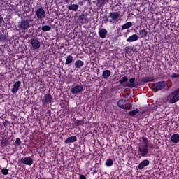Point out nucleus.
Returning <instances> with one entry per match:
<instances>
[{"label":"nucleus","instance_id":"1","mask_svg":"<svg viewBox=\"0 0 179 179\" xmlns=\"http://www.w3.org/2000/svg\"><path fill=\"white\" fill-rule=\"evenodd\" d=\"M179 100V88L175 90L173 92L170 93L167 96V101L169 104H174Z\"/></svg>","mask_w":179,"mask_h":179},{"label":"nucleus","instance_id":"2","mask_svg":"<svg viewBox=\"0 0 179 179\" xmlns=\"http://www.w3.org/2000/svg\"><path fill=\"white\" fill-rule=\"evenodd\" d=\"M167 86V83L166 81H159L156 83L152 85L154 90L159 92V90H163L164 87Z\"/></svg>","mask_w":179,"mask_h":179},{"label":"nucleus","instance_id":"3","mask_svg":"<svg viewBox=\"0 0 179 179\" xmlns=\"http://www.w3.org/2000/svg\"><path fill=\"white\" fill-rule=\"evenodd\" d=\"M31 27V24H30V20H22L18 25V28L21 30H27V29H30Z\"/></svg>","mask_w":179,"mask_h":179},{"label":"nucleus","instance_id":"4","mask_svg":"<svg viewBox=\"0 0 179 179\" xmlns=\"http://www.w3.org/2000/svg\"><path fill=\"white\" fill-rule=\"evenodd\" d=\"M149 145H139L138 146V152L143 157H145L148 156V153H149Z\"/></svg>","mask_w":179,"mask_h":179},{"label":"nucleus","instance_id":"5","mask_svg":"<svg viewBox=\"0 0 179 179\" xmlns=\"http://www.w3.org/2000/svg\"><path fill=\"white\" fill-rule=\"evenodd\" d=\"M128 103V100L120 99L117 101V106L120 108H122V110H129L131 107H132V105H131L130 107L125 106V104H127Z\"/></svg>","mask_w":179,"mask_h":179},{"label":"nucleus","instance_id":"6","mask_svg":"<svg viewBox=\"0 0 179 179\" xmlns=\"http://www.w3.org/2000/svg\"><path fill=\"white\" fill-rule=\"evenodd\" d=\"M36 16L39 20L45 17V10L43 8H38L36 11Z\"/></svg>","mask_w":179,"mask_h":179},{"label":"nucleus","instance_id":"7","mask_svg":"<svg viewBox=\"0 0 179 179\" xmlns=\"http://www.w3.org/2000/svg\"><path fill=\"white\" fill-rule=\"evenodd\" d=\"M30 44L34 50H38V48H40L41 45V44L40 43V41L36 38L31 39Z\"/></svg>","mask_w":179,"mask_h":179},{"label":"nucleus","instance_id":"8","mask_svg":"<svg viewBox=\"0 0 179 179\" xmlns=\"http://www.w3.org/2000/svg\"><path fill=\"white\" fill-rule=\"evenodd\" d=\"M120 12H112L109 13V17L110 22H118V19H120Z\"/></svg>","mask_w":179,"mask_h":179},{"label":"nucleus","instance_id":"9","mask_svg":"<svg viewBox=\"0 0 179 179\" xmlns=\"http://www.w3.org/2000/svg\"><path fill=\"white\" fill-rule=\"evenodd\" d=\"M83 92V85H76L71 90V92L72 94H78V93H80Z\"/></svg>","mask_w":179,"mask_h":179},{"label":"nucleus","instance_id":"10","mask_svg":"<svg viewBox=\"0 0 179 179\" xmlns=\"http://www.w3.org/2000/svg\"><path fill=\"white\" fill-rule=\"evenodd\" d=\"M21 163L27 164V166H31L33 164V159L30 157H26L21 159Z\"/></svg>","mask_w":179,"mask_h":179},{"label":"nucleus","instance_id":"11","mask_svg":"<svg viewBox=\"0 0 179 179\" xmlns=\"http://www.w3.org/2000/svg\"><path fill=\"white\" fill-rule=\"evenodd\" d=\"M22 83L20 81H16L13 85V89L11 90L12 93H13L14 94H15V93H17L19 87H20Z\"/></svg>","mask_w":179,"mask_h":179},{"label":"nucleus","instance_id":"12","mask_svg":"<svg viewBox=\"0 0 179 179\" xmlns=\"http://www.w3.org/2000/svg\"><path fill=\"white\" fill-rule=\"evenodd\" d=\"M149 163H150L149 160H148V159L143 160L138 164V169L143 170V169H145V167L149 166Z\"/></svg>","mask_w":179,"mask_h":179},{"label":"nucleus","instance_id":"13","mask_svg":"<svg viewBox=\"0 0 179 179\" xmlns=\"http://www.w3.org/2000/svg\"><path fill=\"white\" fill-rule=\"evenodd\" d=\"M78 141V138L75 136H72L71 137H69L64 141V143L66 145H69L71 143H73V142H76Z\"/></svg>","mask_w":179,"mask_h":179},{"label":"nucleus","instance_id":"14","mask_svg":"<svg viewBox=\"0 0 179 179\" xmlns=\"http://www.w3.org/2000/svg\"><path fill=\"white\" fill-rule=\"evenodd\" d=\"M108 33V31L106 29H99V37L101 38H106Z\"/></svg>","mask_w":179,"mask_h":179},{"label":"nucleus","instance_id":"15","mask_svg":"<svg viewBox=\"0 0 179 179\" xmlns=\"http://www.w3.org/2000/svg\"><path fill=\"white\" fill-rule=\"evenodd\" d=\"M52 100V95H51V94H46L44 96V100H43V103H51Z\"/></svg>","mask_w":179,"mask_h":179},{"label":"nucleus","instance_id":"16","mask_svg":"<svg viewBox=\"0 0 179 179\" xmlns=\"http://www.w3.org/2000/svg\"><path fill=\"white\" fill-rule=\"evenodd\" d=\"M137 40H139V36L136 34H133L127 39V43H133L134 41H137Z\"/></svg>","mask_w":179,"mask_h":179},{"label":"nucleus","instance_id":"17","mask_svg":"<svg viewBox=\"0 0 179 179\" xmlns=\"http://www.w3.org/2000/svg\"><path fill=\"white\" fill-rule=\"evenodd\" d=\"M0 146L1 148H6L7 146H9V140H8L7 138H2L1 140Z\"/></svg>","mask_w":179,"mask_h":179},{"label":"nucleus","instance_id":"18","mask_svg":"<svg viewBox=\"0 0 179 179\" xmlns=\"http://www.w3.org/2000/svg\"><path fill=\"white\" fill-rule=\"evenodd\" d=\"M67 9L69 10H73V12H77L78 9H79V5L78 4H70L67 6Z\"/></svg>","mask_w":179,"mask_h":179},{"label":"nucleus","instance_id":"19","mask_svg":"<svg viewBox=\"0 0 179 179\" xmlns=\"http://www.w3.org/2000/svg\"><path fill=\"white\" fill-rule=\"evenodd\" d=\"M85 65V62L82 60H76L75 62V68L76 69H80V68H82V66H83Z\"/></svg>","mask_w":179,"mask_h":179},{"label":"nucleus","instance_id":"20","mask_svg":"<svg viewBox=\"0 0 179 179\" xmlns=\"http://www.w3.org/2000/svg\"><path fill=\"white\" fill-rule=\"evenodd\" d=\"M129 82L130 83L123 84L124 87H135V78H130Z\"/></svg>","mask_w":179,"mask_h":179},{"label":"nucleus","instance_id":"21","mask_svg":"<svg viewBox=\"0 0 179 179\" xmlns=\"http://www.w3.org/2000/svg\"><path fill=\"white\" fill-rule=\"evenodd\" d=\"M78 20H80V22H81V23H88L89 22V20H87V17H86V15H79Z\"/></svg>","mask_w":179,"mask_h":179},{"label":"nucleus","instance_id":"22","mask_svg":"<svg viewBox=\"0 0 179 179\" xmlns=\"http://www.w3.org/2000/svg\"><path fill=\"white\" fill-rule=\"evenodd\" d=\"M171 141L173 143H178L179 142V134H173L171 137Z\"/></svg>","mask_w":179,"mask_h":179},{"label":"nucleus","instance_id":"23","mask_svg":"<svg viewBox=\"0 0 179 179\" xmlns=\"http://www.w3.org/2000/svg\"><path fill=\"white\" fill-rule=\"evenodd\" d=\"M110 75H111V71L110 70L103 71L102 73V77L103 79H107L110 78Z\"/></svg>","mask_w":179,"mask_h":179},{"label":"nucleus","instance_id":"24","mask_svg":"<svg viewBox=\"0 0 179 179\" xmlns=\"http://www.w3.org/2000/svg\"><path fill=\"white\" fill-rule=\"evenodd\" d=\"M155 81V78L153 77H144L142 79V82L144 83H148V82H154Z\"/></svg>","mask_w":179,"mask_h":179},{"label":"nucleus","instance_id":"25","mask_svg":"<svg viewBox=\"0 0 179 179\" xmlns=\"http://www.w3.org/2000/svg\"><path fill=\"white\" fill-rule=\"evenodd\" d=\"M73 62V57L71 55H68L66 59V65H69Z\"/></svg>","mask_w":179,"mask_h":179},{"label":"nucleus","instance_id":"26","mask_svg":"<svg viewBox=\"0 0 179 179\" xmlns=\"http://www.w3.org/2000/svg\"><path fill=\"white\" fill-rule=\"evenodd\" d=\"M139 34L141 37H148V31L146 29H141Z\"/></svg>","mask_w":179,"mask_h":179},{"label":"nucleus","instance_id":"27","mask_svg":"<svg viewBox=\"0 0 179 179\" xmlns=\"http://www.w3.org/2000/svg\"><path fill=\"white\" fill-rule=\"evenodd\" d=\"M132 26V22H127L126 24L122 26V30H127V29H129Z\"/></svg>","mask_w":179,"mask_h":179},{"label":"nucleus","instance_id":"28","mask_svg":"<svg viewBox=\"0 0 179 179\" xmlns=\"http://www.w3.org/2000/svg\"><path fill=\"white\" fill-rule=\"evenodd\" d=\"M136 114H139V109H136L129 113V115L130 117H135Z\"/></svg>","mask_w":179,"mask_h":179},{"label":"nucleus","instance_id":"29","mask_svg":"<svg viewBox=\"0 0 179 179\" xmlns=\"http://www.w3.org/2000/svg\"><path fill=\"white\" fill-rule=\"evenodd\" d=\"M114 164V161H113V159H107L106 162V166H107V167H111V166H113Z\"/></svg>","mask_w":179,"mask_h":179},{"label":"nucleus","instance_id":"30","mask_svg":"<svg viewBox=\"0 0 179 179\" xmlns=\"http://www.w3.org/2000/svg\"><path fill=\"white\" fill-rule=\"evenodd\" d=\"M125 82H128V77L127 76L122 77L119 80V83L120 85H123L124 83H125Z\"/></svg>","mask_w":179,"mask_h":179},{"label":"nucleus","instance_id":"31","mask_svg":"<svg viewBox=\"0 0 179 179\" xmlns=\"http://www.w3.org/2000/svg\"><path fill=\"white\" fill-rule=\"evenodd\" d=\"M43 31H50L51 30V27L49 25L43 26L41 28Z\"/></svg>","mask_w":179,"mask_h":179},{"label":"nucleus","instance_id":"32","mask_svg":"<svg viewBox=\"0 0 179 179\" xmlns=\"http://www.w3.org/2000/svg\"><path fill=\"white\" fill-rule=\"evenodd\" d=\"M1 173H2V174H3V176H8V174L9 173V172L8 171V169H6V168L2 169Z\"/></svg>","mask_w":179,"mask_h":179},{"label":"nucleus","instance_id":"33","mask_svg":"<svg viewBox=\"0 0 179 179\" xmlns=\"http://www.w3.org/2000/svg\"><path fill=\"white\" fill-rule=\"evenodd\" d=\"M142 141L144 143V146H149V144H148V138L146 137H143Z\"/></svg>","mask_w":179,"mask_h":179},{"label":"nucleus","instance_id":"34","mask_svg":"<svg viewBox=\"0 0 179 179\" xmlns=\"http://www.w3.org/2000/svg\"><path fill=\"white\" fill-rule=\"evenodd\" d=\"M124 52H126V54H128L129 52H131V47H129V46L125 47Z\"/></svg>","mask_w":179,"mask_h":179},{"label":"nucleus","instance_id":"35","mask_svg":"<svg viewBox=\"0 0 179 179\" xmlns=\"http://www.w3.org/2000/svg\"><path fill=\"white\" fill-rule=\"evenodd\" d=\"M6 40V36L4 34L0 35V41H5Z\"/></svg>","mask_w":179,"mask_h":179},{"label":"nucleus","instance_id":"36","mask_svg":"<svg viewBox=\"0 0 179 179\" xmlns=\"http://www.w3.org/2000/svg\"><path fill=\"white\" fill-rule=\"evenodd\" d=\"M15 143L17 146H20V143H22V141H20V138H16Z\"/></svg>","mask_w":179,"mask_h":179},{"label":"nucleus","instance_id":"37","mask_svg":"<svg viewBox=\"0 0 179 179\" xmlns=\"http://www.w3.org/2000/svg\"><path fill=\"white\" fill-rule=\"evenodd\" d=\"M5 21L3 20V17H2V15H0V27L1 26H2V24Z\"/></svg>","mask_w":179,"mask_h":179},{"label":"nucleus","instance_id":"38","mask_svg":"<svg viewBox=\"0 0 179 179\" xmlns=\"http://www.w3.org/2000/svg\"><path fill=\"white\" fill-rule=\"evenodd\" d=\"M76 123L77 127H79V125H82L83 124L82 121L80 120H76Z\"/></svg>","mask_w":179,"mask_h":179},{"label":"nucleus","instance_id":"39","mask_svg":"<svg viewBox=\"0 0 179 179\" xmlns=\"http://www.w3.org/2000/svg\"><path fill=\"white\" fill-rule=\"evenodd\" d=\"M171 78H179V74H177L176 73H173L171 76Z\"/></svg>","mask_w":179,"mask_h":179},{"label":"nucleus","instance_id":"40","mask_svg":"<svg viewBox=\"0 0 179 179\" xmlns=\"http://www.w3.org/2000/svg\"><path fill=\"white\" fill-rule=\"evenodd\" d=\"M108 17H110V16L106 15L103 17V20H104V22H108Z\"/></svg>","mask_w":179,"mask_h":179},{"label":"nucleus","instance_id":"41","mask_svg":"<svg viewBox=\"0 0 179 179\" xmlns=\"http://www.w3.org/2000/svg\"><path fill=\"white\" fill-rule=\"evenodd\" d=\"M80 179H86V176H85V175H80Z\"/></svg>","mask_w":179,"mask_h":179},{"label":"nucleus","instance_id":"42","mask_svg":"<svg viewBox=\"0 0 179 179\" xmlns=\"http://www.w3.org/2000/svg\"><path fill=\"white\" fill-rule=\"evenodd\" d=\"M63 2H66V3H69V2H71V0H63Z\"/></svg>","mask_w":179,"mask_h":179},{"label":"nucleus","instance_id":"43","mask_svg":"<svg viewBox=\"0 0 179 179\" xmlns=\"http://www.w3.org/2000/svg\"><path fill=\"white\" fill-rule=\"evenodd\" d=\"M93 173H94V174L95 173H97V171H96V170H94V171H93Z\"/></svg>","mask_w":179,"mask_h":179},{"label":"nucleus","instance_id":"44","mask_svg":"<svg viewBox=\"0 0 179 179\" xmlns=\"http://www.w3.org/2000/svg\"><path fill=\"white\" fill-rule=\"evenodd\" d=\"M174 1H178V0H174Z\"/></svg>","mask_w":179,"mask_h":179}]
</instances>
